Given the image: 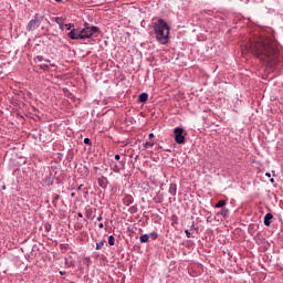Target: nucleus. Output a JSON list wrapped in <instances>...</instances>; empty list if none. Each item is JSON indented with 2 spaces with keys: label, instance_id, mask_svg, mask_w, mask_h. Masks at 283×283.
I'll return each mask as SVG.
<instances>
[{
  "label": "nucleus",
  "instance_id": "1",
  "mask_svg": "<svg viewBox=\"0 0 283 283\" xmlns=\"http://www.w3.org/2000/svg\"><path fill=\"white\" fill-rule=\"evenodd\" d=\"M250 52L268 67H275L279 63L280 50L277 49V41L273 38H251Z\"/></svg>",
  "mask_w": 283,
  "mask_h": 283
},
{
  "label": "nucleus",
  "instance_id": "2",
  "mask_svg": "<svg viewBox=\"0 0 283 283\" xmlns=\"http://www.w3.org/2000/svg\"><path fill=\"white\" fill-rule=\"evenodd\" d=\"M153 28L158 43L167 45L169 43V24L165 20L159 19L157 22H154Z\"/></svg>",
  "mask_w": 283,
  "mask_h": 283
},
{
  "label": "nucleus",
  "instance_id": "3",
  "mask_svg": "<svg viewBox=\"0 0 283 283\" xmlns=\"http://www.w3.org/2000/svg\"><path fill=\"white\" fill-rule=\"evenodd\" d=\"M97 32H99L97 27H86L82 29V36L83 39H91V36H94V34H97Z\"/></svg>",
  "mask_w": 283,
  "mask_h": 283
},
{
  "label": "nucleus",
  "instance_id": "4",
  "mask_svg": "<svg viewBox=\"0 0 283 283\" xmlns=\"http://www.w3.org/2000/svg\"><path fill=\"white\" fill-rule=\"evenodd\" d=\"M174 134L177 145H185V129L177 127L174 129Z\"/></svg>",
  "mask_w": 283,
  "mask_h": 283
},
{
  "label": "nucleus",
  "instance_id": "5",
  "mask_svg": "<svg viewBox=\"0 0 283 283\" xmlns=\"http://www.w3.org/2000/svg\"><path fill=\"white\" fill-rule=\"evenodd\" d=\"M69 36L73 40H83L82 30L73 29L70 31Z\"/></svg>",
  "mask_w": 283,
  "mask_h": 283
},
{
  "label": "nucleus",
  "instance_id": "6",
  "mask_svg": "<svg viewBox=\"0 0 283 283\" xmlns=\"http://www.w3.org/2000/svg\"><path fill=\"white\" fill-rule=\"evenodd\" d=\"M39 25H41V20H39V18H35L28 23L27 30H29V32L32 30H36Z\"/></svg>",
  "mask_w": 283,
  "mask_h": 283
},
{
  "label": "nucleus",
  "instance_id": "7",
  "mask_svg": "<svg viewBox=\"0 0 283 283\" xmlns=\"http://www.w3.org/2000/svg\"><path fill=\"white\" fill-rule=\"evenodd\" d=\"M123 203L126 207H129V205H134V197H132V195H126L123 199Z\"/></svg>",
  "mask_w": 283,
  "mask_h": 283
},
{
  "label": "nucleus",
  "instance_id": "8",
  "mask_svg": "<svg viewBox=\"0 0 283 283\" xmlns=\"http://www.w3.org/2000/svg\"><path fill=\"white\" fill-rule=\"evenodd\" d=\"M97 182L102 187V189H107V185H108L107 177L98 178Z\"/></svg>",
  "mask_w": 283,
  "mask_h": 283
},
{
  "label": "nucleus",
  "instance_id": "9",
  "mask_svg": "<svg viewBox=\"0 0 283 283\" xmlns=\"http://www.w3.org/2000/svg\"><path fill=\"white\" fill-rule=\"evenodd\" d=\"M271 220H273V214L271 212H268L264 216V226L265 227H271Z\"/></svg>",
  "mask_w": 283,
  "mask_h": 283
},
{
  "label": "nucleus",
  "instance_id": "10",
  "mask_svg": "<svg viewBox=\"0 0 283 283\" xmlns=\"http://www.w3.org/2000/svg\"><path fill=\"white\" fill-rule=\"evenodd\" d=\"M120 169H125V161H119V166L118 165H115L113 167V171L115 174H119L120 172Z\"/></svg>",
  "mask_w": 283,
  "mask_h": 283
},
{
  "label": "nucleus",
  "instance_id": "11",
  "mask_svg": "<svg viewBox=\"0 0 283 283\" xmlns=\"http://www.w3.org/2000/svg\"><path fill=\"white\" fill-rule=\"evenodd\" d=\"M149 95L147 93H142L138 97L139 103H145L146 101H148Z\"/></svg>",
  "mask_w": 283,
  "mask_h": 283
},
{
  "label": "nucleus",
  "instance_id": "12",
  "mask_svg": "<svg viewBox=\"0 0 283 283\" xmlns=\"http://www.w3.org/2000/svg\"><path fill=\"white\" fill-rule=\"evenodd\" d=\"M139 242H142V244L149 242V234H142L139 237Z\"/></svg>",
  "mask_w": 283,
  "mask_h": 283
},
{
  "label": "nucleus",
  "instance_id": "13",
  "mask_svg": "<svg viewBox=\"0 0 283 283\" xmlns=\"http://www.w3.org/2000/svg\"><path fill=\"white\" fill-rule=\"evenodd\" d=\"M176 191H177L176 185L171 184L168 192L170 193V196H176Z\"/></svg>",
  "mask_w": 283,
  "mask_h": 283
},
{
  "label": "nucleus",
  "instance_id": "14",
  "mask_svg": "<svg viewBox=\"0 0 283 283\" xmlns=\"http://www.w3.org/2000/svg\"><path fill=\"white\" fill-rule=\"evenodd\" d=\"M219 216H222L223 218H229V209L227 208L221 209V211L219 212Z\"/></svg>",
  "mask_w": 283,
  "mask_h": 283
},
{
  "label": "nucleus",
  "instance_id": "15",
  "mask_svg": "<svg viewBox=\"0 0 283 283\" xmlns=\"http://www.w3.org/2000/svg\"><path fill=\"white\" fill-rule=\"evenodd\" d=\"M103 247H105V240H102L98 243H96V250L97 251H101V249H103Z\"/></svg>",
  "mask_w": 283,
  "mask_h": 283
},
{
  "label": "nucleus",
  "instance_id": "16",
  "mask_svg": "<svg viewBox=\"0 0 283 283\" xmlns=\"http://www.w3.org/2000/svg\"><path fill=\"white\" fill-rule=\"evenodd\" d=\"M227 205V201L226 200H220L217 205H216V207H217V209H221L222 207H224Z\"/></svg>",
  "mask_w": 283,
  "mask_h": 283
},
{
  "label": "nucleus",
  "instance_id": "17",
  "mask_svg": "<svg viewBox=\"0 0 283 283\" xmlns=\"http://www.w3.org/2000/svg\"><path fill=\"white\" fill-rule=\"evenodd\" d=\"M115 242H116V239L114 238V235H109V237H108V244H109L111 247H114Z\"/></svg>",
  "mask_w": 283,
  "mask_h": 283
},
{
  "label": "nucleus",
  "instance_id": "18",
  "mask_svg": "<svg viewBox=\"0 0 283 283\" xmlns=\"http://www.w3.org/2000/svg\"><path fill=\"white\" fill-rule=\"evenodd\" d=\"M61 21H63L62 18H59V17L55 18V23L60 25V30H63V24L61 23Z\"/></svg>",
  "mask_w": 283,
  "mask_h": 283
},
{
  "label": "nucleus",
  "instance_id": "19",
  "mask_svg": "<svg viewBox=\"0 0 283 283\" xmlns=\"http://www.w3.org/2000/svg\"><path fill=\"white\" fill-rule=\"evenodd\" d=\"M148 235H149V238H153V240H157L158 239V233H156V232H151Z\"/></svg>",
  "mask_w": 283,
  "mask_h": 283
},
{
  "label": "nucleus",
  "instance_id": "20",
  "mask_svg": "<svg viewBox=\"0 0 283 283\" xmlns=\"http://www.w3.org/2000/svg\"><path fill=\"white\" fill-rule=\"evenodd\" d=\"M144 147H146V149H147L148 147H154V143L147 142V143L144 145Z\"/></svg>",
  "mask_w": 283,
  "mask_h": 283
},
{
  "label": "nucleus",
  "instance_id": "21",
  "mask_svg": "<svg viewBox=\"0 0 283 283\" xmlns=\"http://www.w3.org/2000/svg\"><path fill=\"white\" fill-rule=\"evenodd\" d=\"M65 28L66 30H72V28H74V24L73 23L65 24Z\"/></svg>",
  "mask_w": 283,
  "mask_h": 283
},
{
  "label": "nucleus",
  "instance_id": "22",
  "mask_svg": "<svg viewBox=\"0 0 283 283\" xmlns=\"http://www.w3.org/2000/svg\"><path fill=\"white\" fill-rule=\"evenodd\" d=\"M84 144L85 145H92V140L90 138H84Z\"/></svg>",
  "mask_w": 283,
  "mask_h": 283
},
{
  "label": "nucleus",
  "instance_id": "23",
  "mask_svg": "<svg viewBox=\"0 0 283 283\" xmlns=\"http://www.w3.org/2000/svg\"><path fill=\"white\" fill-rule=\"evenodd\" d=\"M185 233H186L187 238H191V232H189V230H185Z\"/></svg>",
  "mask_w": 283,
  "mask_h": 283
},
{
  "label": "nucleus",
  "instance_id": "24",
  "mask_svg": "<svg viewBox=\"0 0 283 283\" xmlns=\"http://www.w3.org/2000/svg\"><path fill=\"white\" fill-rule=\"evenodd\" d=\"M102 220H103V214H99V216L97 217V221L101 222Z\"/></svg>",
  "mask_w": 283,
  "mask_h": 283
},
{
  "label": "nucleus",
  "instance_id": "25",
  "mask_svg": "<svg viewBox=\"0 0 283 283\" xmlns=\"http://www.w3.org/2000/svg\"><path fill=\"white\" fill-rule=\"evenodd\" d=\"M115 160H120V155H115Z\"/></svg>",
  "mask_w": 283,
  "mask_h": 283
},
{
  "label": "nucleus",
  "instance_id": "26",
  "mask_svg": "<svg viewBox=\"0 0 283 283\" xmlns=\"http://www.w3.org/2000/svg\"><path fill=\"white\" fill-rule=\"evenodd\" d=\"M91 213H92V212H91L90 210H87V211H86V218H90Z\"/></svg>",
  "mask_w": 283,
  "mask_h": 283
},
{
  "label": "nucleus",
  "instance_id": "27",
  "mask_svg": "<svg viewBox=\"0 0 283 283\" xmlns=\"http://www.w3.org/2000/svg\"><path fill=\"white\" fill-rule=\"evenodd\" d=\"M83 222H84L85 227H87V224H88L87 219H83Z\"/></svg>",
  "mask_w": 283,
  "mask_h": 283
},
{
  "label": "nucleus",
  "instance_id": "28",
  "mask_svg": "<svg viewBox=\"0 0 283 283\" xmlns=\"http://www.w3.org/2000/svg\"><path fill=\"white\" fill-rule=\"evenodd\" d=\"M56 200H59V195L54 197V202H56Z\"/></svg>",
  "mask_w": 283,
  "mask_h": 283
},
{
  "label": "nucleus",
  "instance_id": "29",
  "mask_svg": "<svg viewBox=\"0 0 283 283\" xmlns=\"http://www.w3.org/2000/svg\"><path fill=\"white\" fill-rule=\"evenodd\" d=\"M77 217H78V218H83V213L78 212V213H77Z\"/></svg>",
  "mask_w": 283,
  "mask_h": 283
},
{
  "label": "nucleus",
  "instance_id": "30",
  "mask_svg": "<svg viewBox=\"0 0 283 283\" xmlns=\"http://www.w3.org/2000/svg\"><path fill=\"white\" fill-rule=\"evenodd\" d=\"M104 224L103 223H99L98 224V229H103Z\"/></svg>",
  "mask_w": 283,
  "mask_h": 283
},
{
  "label": "nucleus",
  "instance_id": "31",
  "mask_svg": "<svg viewBox=\"0 0 283 283\" xmlns=\"http://www.w3.org/2000/svg\"><path fill=\"white\" fill-rule=\"evenodd\" d=\"M149 138H154V133H150V134H149Z\"/></svg>",
  "mask_w": 283,
  "mask_h": 283
},
{
  "label": "nucleus",
  "instance_id": "32",
  "mask_svg": "<svg viewBox=\"0 0 283 283\" xmlns=\"http://www.w3.org/2000/svg\"><path fill=\"white\" fill-rule=\"evenodd\" d=\"M71 196H72V198H74L76 196V193L72 192Z\"/></svg>",
  "mask_w": 283,
  "mask_h": 283
},
{
  "label": "nucleus",
  "instance_id": "33",
  "mask_svg": "<svg viewBox=\"0 0 283 283\" xmlns=\"http://www.w3.org/2000/svg\"><path fill=\"white\" fill-rule=\"evenodd\" d=\"M270 181H271V182H275V180H274L273 178H272V179H270Z\"/></svg>",
  "mask_w": 283,
  "mask_h": 283
},
{
  "label": "nucleus",
  "instance_id": "34",
  "mask_svg": "<svg viewBox=\"0 0 283 283\" xmlns=\"http://www.w3.org/2000/svg\"><path fill=\"white\" fill-rule=\"evenodd\" d=\"M57 3H61L62 0H55Z\"/></svg>",
  "mask_w": 283,
  "mask_h": 283
},
{
  "label": "nucleus",
  "instance_id": "35",
  "mask_svg": "<svg viewBox=\"0 0 283 283\" xmlns=\"http://www.w3.org/2000/svg\"><path fill=\"white\" fill-rule=\"evenodd\" d=\"M266 176H268L269 178H271V174H266Z\"/></svg>",
  "mask_w": 283,
  "mask_h": 283
},
{
  "label": "nucleus",
  "instance_id": "36",
  "mask_svg": "<svg viewBox=\"0 0 283 283\" xmlns=\"http://www.w3.org/2000/svg\"><path fill=\"white\" fill-rule=\"evenodd\" d=\"M46 61V63H50V60H45Z\"/></svg>",
  "mask_w": 283,
  "mask_h": 283
}]
</instances>
